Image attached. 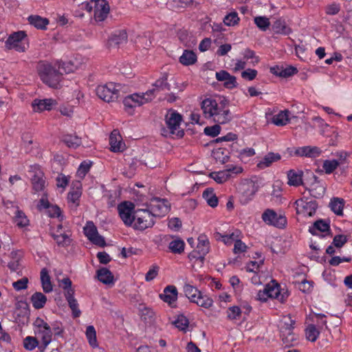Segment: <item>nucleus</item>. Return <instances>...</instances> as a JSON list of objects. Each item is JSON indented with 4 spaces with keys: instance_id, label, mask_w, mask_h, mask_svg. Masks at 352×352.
<instances>
[{
    "instance_id": "obj_1",
    "label": "nucleus",
    "mask_w": 352,
    "mask_h": 352,
    "mask_svg": "<svg viewBox=\"0 0 352 352\" xmlns=\"http://www.w3.org/2000/svg\"><path fill=\"white\" fill-rule=\"evenodd\" d=\"M201 108L206 118L211 119L219 124H226L232 118L228 101L221 97L204 99L201 103Z\"/></svg>"
},
{
    "instance_id": "obj_2",
    "label": "nucleus",
    "mask_w": 352,
    "mask_h": 352,
    "mask_svg": "<svg viewBox=\"0 0 352 352\" xmlns=\"http://www.w3.org/2000/svg\"><path fill=\"white\" fill-rule=\"evenodd\" d=\"M38 72L43 83L52 88L58 87L62 76L56 64L41 62L38 65Z\"/></svg>"
},
{
    "instance_id": "obj_3",
    "label": "nucleus",
    "mask_w": 352,
    "mask_h": 352,
    "mask_svg": "<svg viewBox=\"0 0 352 352\" xmlns=\"http://www.w3.org/2000/svg\"><path fill=\"white\" fill-rule=\"evenodd\" d=\"M155 98V89H149L144 93H134L124 98V110L129 114H133L134 109L141 107L151 101Z\"/></svg>"
},
{
    "instance_id": "obj_4",
    "label": "nucleus",
    "mask_w": 352,
    "mask_h": 352,
    "mask_svg": "<svg viewBox=\"0 0 352 352\" xmlns=\"http://www.w3.org/2000/svg\"><path fill=\"white\" fill-rule=\"evenodd\" d=\"M184 292L190 302L204 309H210L212 307L214 301L207 294L202 293L196 287L190 283H185Z\"/></svg>"
},
{
    "instance_id": "obj_5",
    "label": "nucleus",
    "mask_w": 352,
    "mask_h": 352,
    "mask_svg": "<svg viewBox=\"0 0 352 352\" xmlns=\"http://www.w3.org/2000/svg\"><path fill=\"white\" fill-rule=\"evenodd\" d=\"M5 47L14 50L19 52H24L29 47L27 35L23 31H18L11 34L5 42Z\"/></svg>"
},
{
    "instance_id": "obj_6",
    "label": "nucleus",
    "mask_w": 352,
    "mask_h": 352,
    "mask_svg": "<svg viewBox=\"0 0 352 352\" xmlns=\"http://www.w3.org/2000/svg\"><path fill=\"white\" fill-rule=\"evenodd\" d=\"M121 87V85L111 82L105 85H98L96 89V93L104 102H113L120 96Z\"/></svg>"
},
{
    "instance_id": "obj_7",
    "label": "nucleus",
    "mask_w": 352,
    "mask_h": 352,
    "mask_svg": "<svg viewBox=\"0 0 352 352\" xmlns=\"http://www.w3.org/2000/svg\"><path fill=\"white\" fill-rule=\"evenodd\" d=\"M134 228L136 230H144L148 228H151L155 224V216L149 210L148 207L146 208H138L134 211Z\"/></svg>"
},
{
    "instance_id": "obj_8",
    "label": "nucleus",
    "mask_w": 352,
    "mask_h": 352,
    "mask_svg": "<svg viewBox=\"0 0 352 352\" xmlns=\"http://www.w3.org/2000/svg\"><path fill=\"white\" fill-rule=\"evenodd\" d=\"M28 177L32 186L34 192H43L46 186V180L43 171L38 164L29 166Z\"/></svg>"
},
{
    "instance_id": "obj_9",
    "label": "nucleus",
    "mask_w": 352,
    "mask_h": 352,
    "mask_svg": "<svg viewBox=\"0 0 352 352\" xmlns=\"http://www.w3.org/2000/svg\"><path fill=\"white\" fill-rule=\"evenodd\" d=\"M295 320L290 316H284L279 322L280 335L286 345L292 344L297 340L296 336L293 333Z\"/></svg>"
},
{
    "instance_id": "obj_10",
    "label": "nucleus",
    "mask_w": 352,
    "mask_h": 352,
    "mask_svg": "<svg viewBox=\"0 0 352 352\" xmlns=\"http://www.w3.org/2000/svg\"><path fill=\"white\" fill-rule=\"evenodd\" d=\"M182 120V116L175 111L167 113L166 116V124L170 134L176 135L182 138L184 132L180 129V124Z\"/></svg>"
},
{
    "instance_id": "obj_11",
    "label": "nucleus",
    "mask_w": 352,
    "mask_h": 352,
    "mask_svg": "<svg viewBox=\"0 0 352 352\" xmlns=\"http://www.w3.org/2000/svg\"><path fill=\"white\" fill-rule=\"evenodd\" d=\"M296 213L304 217H312L316 211L318 204L316 201L300 199L294 202Z\"/></svg>"
},
{
    "instance_id": "obj_12",
    "label": "nucleus",
    "mask_w": 352,
    "mask_h": 352,
    "mask_svg": "<svg viewBox=\"0 0 352 352\" xmlns=\"http://www.w3.org/2000/svg\"><path fill=\"white\" fill-rule=\"evenodd\" d=\"M242 172L241 166L229 164L225 170L211 173L210 177L218 184H223L228 181L232 175H238Z\"/></svg>"
},
{
    "instance_id": "obj_13",
    "label": "nucleus",
    "mask_w": 352,
    "mask_h": 352,
    "mask_svg": "<svg viewBox=\"0 0 352 352\" xmlns=\"http://www.w3.org/2000/svg\"><path fill=\"white\" fill-rule=\"evenodd\" d=\"M134 204L130 201H123L118 206L119 216L126 226H132L134 222Z\"/></svg>"
},
{
    "instance_id": "obj_14",
    "label": "nucleus",
    "mask_w": 352,
    "mask_h": 352,
    "mask_svg": "<svg viewBox=\"0 0 352 352\" xmlns=\"http://www.w3.org/2000/svg\"><path fill=\"white\" fill-rule=\"evenodd\" d=\"M155 217L165 216L170 210V204L166 199L153 198L148 206H146Z\"/></svg>"
},
{
    "instance_id": "obj_15",
    "label": "nucleus",
    "mask_w": 352,
    "mask_h": 352,
    "mask_svg": "<svg viewBox=\"0 0 352 352\" xmlns=\"http://www.w3.org/2000/svg\"><path fill=\"white\" fill-rule=\"evenodd\" d=\"M262 219L267 225H271L278 228H283L287 224L286 217L280 214H277L272 209L265 210L262 214Z\"/></svg>"
},
{
    "instance_id": "obj_16",
    "label": "nucleus",
    "mask_w": 352,
    "mask_h": 352,
    "mask_svg": "<svg viewBox=\"0 0 352 352\" xmlns=\"http://www.w3.org/2000/svg\"><path fill=\"white\" fill-rule=\"evenodd\" d=\"M84 234L94 244L100 247L105 245L104 238L98 234L97 228L92 221L87 222L84 227Z\"/></svg>"
},
{
    "instance_id": "obj_17",
    "label": "nucleus",
    "mask_w": 352,
    "mask_h": 352,
    "mask_svg": "<svg viewBox=\"0 0 352 352\" xmlns=\"http://www.w3.org/2000/svg\"><path fill=\"white\" fill-rule=\"evenodd\" d=\"M57 104L56 100L53 98H35L32 100L31 106L34 112L41 113L44 111H51Z\"/></svg>"
},
{
    "instance_id": "obj_18",
    "label": "nucleus",
    "mask_w": 352,
    "mask_h": 352,
    "mask_svg": "<svg viewBox=\"0 0 352 352\" xmlns=\"http://www.w3.org/2000/svg\"><path fill=\"white\" fill-rule=\"evenodd\" d=\"M81 60V56H76L73 60L67 62H57L56 65L59 72H61V76H63L64 74L74 72L76 70L80 68L82 65Z\"/></svg>"
},
{
    "instance_id": "obj_19",
    "label": "nucleus",
    "mask_w": 352,
    "mask_h": 352,
    "mask_svg": "<svg viewBox=\"0 0 352 352\" xmlns=\"http://www.w3.org/2000/svg\"><path fill=\"white\" fill-rule=\"evenodd\" d=\"M265 288L269 298L276 299L280 302H284L288 296L286 292H281L280 285L274 280H272L270 283L267 284Z\"/></svg>"
},
{
    "instance_id": "obj_20",
    "label": "nucleus",
    "mask_w": 352,
    "mask_h": 352,
    "mask_svg": "<svg viewBox=\"0 0 352 352\" xmlns=\"http://www.w3.org/2000/svg\"><path fill=\"white\" fill-rule=\"evenodd\" d=\"M109 13V6L106 0L99 1L95 6L94 19L96 22L104 21Z\"/></svg>"
},
{
    "instance_id": "obj_21",
    "label": "nucleus",
    "mask_w": 352,
    "mask_h": 352,
    "mask_svg": "<svg viewBox=\"0 0 352 352\" xmlns=\"http://www.w3.org/2000/svg\"><path fill=\"white\" fill-rule=\"evenodd\" d=\"M216 78L218 81L223 82V85L228 89H233L237 86L236 78L226 70L216 72Z\"/></svg>"
},
{
    "instance_id": "obj_22",
    "label": "nucleus",
    "mask_w": 352,
    "mask_h": 352,
    "mask_svg": "<svg viewBox=\"0 0 352 352\" xmlns=\"http://www.w3.org/2000/svg\"><path fill=\"white\" fill-rule=\"evenodd\" d=\"M160 298L164 302L168 303L170 306H173L177 299V289L173 285L166 287L163 293L160 294Z\"/></svg>"
},
{
    "instance_id": "obj_23",
    "label": "nucleus",
    "mask_w": 352,
    "mask_h": 352,
    "mask_svg": "<svg viewBox=\"0 0 352 352\" xmlns=\"http://www.w3.org/2000/svg\"><path fill=\"white\" fill-rule=\"evenodd\" d=\"M109 144L111 146V150L113 152H121L124 149L125 146L120 135L115 130L110 135Z\"/></svg>"
},
{
    "instance_id": "obj_24",
    "label": "nucleus",
    "mask_w": 352,
    "mask_h": 352,
    "mask_svg": "<svg viewBox=\"0 0 352 352\" xmlns=\"http://www.w3.org/2000/svg\"><path fill=\"white\" fill-rule=\"evenodd\" d=\"M322 151L317 146H302L296 151V154L301 157H316L320 156Z\"/></svg>"
},
{
    "instance_id": "obj_25",
    "label": "nucleus",
    "mask_w": 352,
    "mask_h": 352,
    "mask_svg": "<svg viewBox=\"0 0 352 352\" xmlns=\"http://www.w3.org/2000/svg\"><path fill=\"white\" fill-rule=\"evenodd\" d=\"M280 159L281 156L279 153L270 152L258 162L257 167L260 169H264L270 166L272 163L279 161Z\"/></svg>"
},
{
    "instance_id": "obj_26",
    "label": "nucleus",
    "mask_w": 352,
    "mask_h": 352,
    "mask_svg": "<svg viewBox=\"0 0 352 352\" xmlns=\"http://www.w3.org/2000/svg\"><path fill=\"white\" fill-rule=\"evenodd\" d=\"M197 252L199 257L203 259L204 256L209 252L210 243L206 235L201 234L198 237V244L197 246Z\"/></svg>"
},
{
    "instance_id": "obj_27",
    "label": "nucleus",
    "mask_w": 352,
    "mask_h": 352,
    "mask_svg": "<svg viewBox=\"0 0 352 352\" xmlns=\"http://www.w3.org/2000/svg\"><path fill=\"white\" fill-rule=\"evenodd\" d=\"M302 170H290L287 172V184L289 186H299L302 184Z\"/></svg>"
},
{
    "instance_id": "obj_28",
    "label": "nucleus",
    "mask_w": 352,
    "mask_h": 352,
    "mask_svg": "<svg viewBox=\"0 0 352 352\" xmlns=\"http://www.w3.org/2000/svg\"><path fill=\"white\" fill-rule=\"evenodd\" d=\"M98 279L105 285H113L114 277L110 270L105 267L99 269L97 271Z\"/></svg>"
},
{
    "instance_id": "obj_29",
    "label": "nucleus",
    "mask_w": 352,
    "mask_h": 352,
    "mask_svg": "<svg viewBox=\"0 0 352 352\" xmlns=\"http://www.w3.org/2000/svg\"><path fill=\"white\" fill-rule=\"evenodd\" d=\"M239 235L240 232L238 230L226 234L217 232L215 233V238L217 240L221 241L226 245H230L235 243L236 240L239 237Z\"/></svg>"
},
{
    "instance_id": "obj_30",
    "label": "nucleus",
    "mask_w": 352,
    "mask_h": 352,
    "mask_svg": "<svg viewBox=\"0 0 352 352\" xmlns=\"http://www.w3.org/2000/svg\"><path fill=\"white\" fill-rule=\"evenodd\" d=\"M197 60L196 54L188 50H185L182 55L179 57V63L185 66H189L195 64Z\"/></svg>"
},
{
    "instance_id": "obj_31",
    "label": "nucleus",
    "mask_w": 352,
    "mask_h": 352,
    "mask_svg": "<svg viewBox=\"0 0 352 352\" xmlns=\"http://www.w3.org/2000/svg\"><path fill=\"white\" fill-rule=\"evenodd\" d=\"M35 333L41 338L42 343L47 346L51 342L52 338V331L50 325L46 329H40L34 330Z\"/></svg>"
},
{
    "instance_id": "obj_32",
    "label": "nucleus",
    "mask_w": 352,
    "mask_h": 352,
    "mask_svg": "<svg viewBox=\"0 0 352 352\" xmlns=\"http://www.w3.org/2000/svg\"><path fill=\"white\" fill-rule=\"evenodd\" d=\"M28 20L32 25L37 29L45 30L49 24V20L47 18L41 17L38 15H31Z\"/></svg>"
},
{
    "instance_id": "obj_33",
    "label": "nucleus",
    "mask_w": 352,
    "mask_h": 352,
    "mask_svg": "<svg viewBox=\"0 0 352 352\" xmlns=\"http://www.w3.org/2000/svg\"><path fill=\"white\" fill-rule=\"evenodd\" d=\"M30 300L34 308L40 309L45 306L47 302V298L41 292H35L32 295Z\"/></svg>"
},
{
    "instance_id": "obj_34",
    "label": "nucleus",
    "mask_w": 352,
    "mask_h": 352,
    "mask_svg": "<svg viewBox=\"0 0 352 352\" xmlns=\"http://www.w3.org/2000/svg\"><path fill=\"white\" fill-rule=\"evenodd\" d=\"M41 280L43 292L45 293L51 292L53 289V286L48 271L45 268L42 269L41 272Z\"/></svg>"
},
{
    "instance_id": "obj_35",
    "label": "nucleus",
    "mask_w": 352,
    "mask_h": 352,
    "mask_svg": "<svg viewBox=\"0 0 352 352\" xmlns=\"http://www.w3.org/2000/svg\"><path fill=\"white\" fill-rule=\"evenodd\" d=\"M344 205V199L338 197L333 198L331 199L329 203V207L331 210L338 216H342L343 214Z\"/></svg>"
},
{
    "instance_id": "obj_36",
    "label": "nucleus",
    "mask_w": 352,
    "mask_h": 352,
    "mask_svg": "<svg viewBox=\"0 0 352 352\" xmlns=\"http://www.w3.org/2000/svg\"><path fill=\"white\" fill-rule=\"evenodd\" d=\"M289 114L290 112L288 110L281 111L274 116L272 122L277 126H284L289 122Z\"/></svg>"
},
{
    "instance_id": "obj_37",
    "label": "nucleus",
    "mask_w": 352,
    "mask_h": 352,
    "mask_svg": "<svg viewBox=\"0 0 352 352\" xmlns=\"http://www.w3.org/2000/svg\"><path fill=\"white\" fill-rule=\"evenodd\" d=\"M14 223L19 228H23L29 225L30 221L22 210H16L14 213Z\"/></svg>"
},
{
    "instance_id": "obj_38",
    "label": "nucleus",
    "mask_w": 352,
    "mask_h": 352,
    "mask_svg": "<svg viewBox=\"0 0 352 352\" xmlns=\"http://www.w3.org/2000/svg\"><path fill=\"white\" fill-rule=\"evenodd\" d=\"M54 241L59 246L67 247L70 245V235L66 233H61L58 230L56 233L52 234Z\"/></svg>"
},
{
    "instance_id": "obj_39",
    "label": "nucleus",
    "mask_w": 352,
    "mask_h": 352,
    "mask_svg": "<svg viewBox=\"0 0 352 352\" xmlns=\"http://www.w3.org/2000/svg\"><path fill=\"white\" fill-rule=\"evenodd\" d=\"M203 198L206 200L207 204L212 207L214 208L217 206L218 205V199L216 196V195L214 193V191L211 188H207L203 192Z\"/></svg>"
},
{
    "instance_id": "obj_40",
    "label": "nucleus",
    "mask_w": 352,
    "mask_h": 352,
    "mask_svg": "<svg viewBox=\"0 0 352 352\" xmlns=\"http://www.w3.org/2000/svg\"><path fill=\"white\" fill-rule=\"evenodd\" d=\"M85 335L89 345L92 348H97L98 346V344L96 338V331L94 327L92 325L88 326L86 329Z\"/></svg>"
},
{
    "instance_id": "obj_41",
    "label": "nucleus",
    "mask_w": 352,
    "mask_h": 352,
    "mask_svg": "<svg viewBox=\"0 0 352 352\" xmlns=\"http://www.w3.org/2000/svg\"><path fill=\"white\" fill-rule=\"evenodd\" d=\"M264 258L261 255H258L257 261H251L247 263L245 269L247 272L258 273L260 271L261 267L263 265Z\"/></svg>"
},
{
    "instance_id": "obj_42",
    "label": "nucleus",
    "mask_w": 352,
    "mask_h": 352,
    "mask_svg": "<svg viewBox=\"0 0 352 352\" xmlns=\"http://www.w3.org/2000/svg\"><path fill=\"white\" fill-rule=\"evenodd\" d=\"M273 30L276 33L284 35H287L291 32V29L286 25L284 21L280 19L274 22Z\"/></svg>"
},
{
    "instance_id": "obj_43",
    "label": "nucleus",
    "mask_w": 352,
    "mask_h": 352,
    "mask_svg": "<svg viewBox=\"0 0 352 352\" xmlns=\"http://www.w3.org/2000/svg\"><path fill=\"white\" fill-rule=\"evenodd\" d=\"M63 140L68 147L74 148H77L82 143L81 139L76 135H65Z\"/></svg>"
},
{
    "instance_id": "obj_44",
    "label": "nucleus",
    "mask_w": 352,
    "mask_h": 352,
    "mask_svg": "<svg viewBox=\"0 0 352 352\" xmlns=\"http://www.w3.org/2000/svg\"><path fill=\"white\" fill-rule=\"evenodd\" d=\"M240 21L238 13L236 11L231 12L225 16L223 22L226 26H234L238 25Z\"/></svg>"
},
{
    "instance_id": "obj_45",
    "label": "nucleus",
    "mask_w": 352,
    "mask_h": 352,
    "mask_svg": "<svg viewBox=\"0 0 352 352\" xmlns=\"http://www.w3.org/2000/svg\"><path fill=\"white\" fill-rule=\"evenodd\" d=\"M185 247V243L183 240L180 239H177L175 240L170 242L168 248L170 251L175 254H181L184 252Z\"/></svg>"
},
{
    "instance_id": "obj_46",
    "label": "nucleus",
    "mask_w": 352,
    "mask_h": 352,
    "mask_svg": "<svg viewBox=\"0 0 352 352\" xmlns=\"http://www.w3.org/2000/svg\"><path fill=\"white\" fill-rule=\"evenodd\" d=\"M340 162L336 160H326L323 162L322 169L326 174L332 173L338 166Z\"/></svg>"
},
{
    "instance_id": "obj_47",
    "label": "nucleus",
    "mask_w": 352,
    "mask_h": 352,
    "mask_svg": "<svg viewBox=\"0 0 352 352\" xmlns=\"http://www.w3.org/2000/svg\"><path fill=\"white\" fill-rule=\"evenodd\" d=\"M155 87V93L156 91L164 90L165 89H169V85L167 82V74H164L159 79H157L153 85Z\"/></svg>"
},
{
    "instance_id": "obj_48",
    "label": "nucleus",
    "mask_w": 352,
    "mask_h": 352,
    "mask_svg": "<svg viewBox=\"0 0 352 352\" xmlns=\"http://www.w3.org/2000/svg\"><path fill=\"white\" fill-rule=\"evenodd\" d=\"M305 334L308 340L315 342L320 335V331L317 329L315 325L309 324L306 328Z\"/></svg>"
},
{
    "instance_id": "obj_49",
    "label": "nucleus",
    "mask_w": 352,
    "mask_h": 352,
    "mask_svg": "<svg viewBox=\"0 0 352 352\" xmlns=\"http://www.w3.org/2000/svg\"><path fill=\"white\" fill-rule=\"evenodd\" d=\"M254 23L262 31H265L270 25V19L266 16H256Z\"/></svg>"
},
{
    "instance_id": "obj_50",
    "label": "nucleus",
    "mask_w": 352,
    "mask_h": 352,
    "mask_svg": "<svg viewBox=\"0 0 352 352\" xmlns=\"http://www.w3.org/2000/svg\"><path fill=\"white\" fill-rule=\"evenodd\" d=\"M91 162L90 161H83L79 166L76 175L78 178L83 179L86 174L89 172L91 166Z\"/></svg>"
},
{
    "instance_id": "obj_51",
    "label": "nucleus",
    "mask_w": 352,
    "mask_h": 352,
    "mask_svg": "<svg viewBox=\"0 0 352 352\" xmlns=\"http://www.w3.org/2000/svg\"><path fill=\"white\" fill-rule=\"evenodd\" d=\"M81 196V191L79 189L72 190L68 194V201L73 207L76 208L79 205V199Z\"/></svg>"
},
{
    "instance_id": "obj_52",
    "label": "nucleus",
    "mask_w": 352,
    "mask_h": 352,
    "mask_svg": "<svg viewBox=\"0 0 352 352\" xmlns=\"http://www.w3.org/2000/svg\"><path fill=\"white\" fill-rule=\"evenodd\" d=\"M241 314V310L238 306H232L227 310V317L230 320L239 319Z\"/></svg>"
},
{
    "instance_id": "obj_53",
    "label": "nucleus",
    "mask_w": 352,
    "mask_h": 352,
    "mask_svg": "<svg viewBox=\"0 0 352 352\" xmlns=\"http://www.w3.org/2000/svg\"><path fill=\"white\" fill-rule=\"evenodd\" d=\"M173 324L179 330L184 331L188 326V320L184 316H179Z\"/></svg>"
},
{
    "instance_id": "obj_54",
    "label": "nucleus",
    "mask_w": 352,
    "mask_h": 352,
    "mask_svg": "<svg viewBox=\"0 0 352 352\" xmlns=\"http://www.w3.org/2000/svg\"><path fill=\"white\" fill-rule=\"evenodd\" d=\"M38 344L37 339L32 336H27L23 340V346L28 351L34 350Z\"/></svg>"
},
{
    "instance_id": "obj_55",
    "label": "nucleus",
    "mask_w": 352,
    "mask_h": 352,
    "mask_svg": "<svg viewBox=\"0 0 352 352\" xmlns=\"http://www.w3.org/2000/svg\"><path fill=\"white\" fill-rule=\"evenodd\" d=\"M247 248V245L239 237L234 243L233 251L234 254H241L246 252Z\"/></svg>"
},
{
    "instance_id": "obj_56",
    "label": "nucleus",
    "mask_w": 352,
    "mask_h": 352,
    "mask_svg": "<svg viewBox=\"0 0 352 352\" xmlns=\"http://www.w3.org/2000/svg\"><path fill=\"white\" fill-rule=\"evenodd\" d=\"M142 318L146 321H151L155 317L154 311L150 307H144L141 309Z\"/></svg>"
},
{
    "instance_id": "obj_57",
    "label": "nucleus",
    "mask_w": 352,
    "mask_h": 352,
    "mask_svg": "<svg viewBox=\"0 0 352 352\" xmlns=\"http://www.w3.org/2000/svg\"><path fill=\"white\" fill-rule=\"evenodd\" d=\"M221 127L219 124H215L212 126H207L204 129V133L211 137H215L220 133Z\"/></svg>"
},
{
    "instance_id": "obj_58",
    "label": "nucleus",
    "mask_w": 352,
    "mask_h": 352,
    "mask_svg": "<svg viewBox=\"0 0 352 352\" xmlns=\"http://www.w3.org/2000/svg\"><path fill=\"white\" fill-rule=\"evenodd\" d=\"M28 278L26 277H23L16 282L12 283V286L16 291H20L22 289H25L28 287Z\"/></svg>"
},
{
    "instance_id": "obj_59",
    "label": "nucleus",
    "mask_w": 352,
    "mask_h": 352,
    "mask_svg": "<svg viewBox=\"0 0 352 352\" xmlns=\"http://www.w3.org/2000/svg\"><path fill=\"white\" fill-rule=\"evenodd\" d=\"M159 267L157 265L152 266L151 268L146 272L145 275V280L147 282L153 280L158 274Z\"/></svg>"
},
{
    "instance_id": "obj_60",
    "label": "nucleus",
    "mask_w": 352,
    "mask_h": 352,
    "mask_svg": "<svg viewBox=\"0 0 352 352\" xmlns=\"http://www.w3.org/2000/svg\"><path fill=\"white\" fill-rule=\"evenodd\" d=\"M313 229H316L322 232H325L329 230V224L323 220H318L314 224Z\"/></svg>"
},
{
    "instance_id": "obj_61",
    "label": "nucleus",
    "mask_w": 352,
    "mask_h": 352,
    "mask_svg": "<svg viewBox=\"0 0 352 352\" xmlns=\"http://www.w3.org/2000/svg\"><path fill=\"white\" fill-rule=\"evenodd\" d=\"M257 75V71L253 69H248L241 73V77L248 80H254Z\"/></svg>"
},
{
    "instance_id": "obj_62",
    "label": "nucleus",
    "mask_w": 352,
    "mask_h": 352,
    "mask_svg": "<svg viewBox=\"0 0 352 352\" xmlns=\"http://www.w3.org/2000/svg\"><path fill=\"white\" fill-rule=\"evenodd\" d=\"M68 304L74 317H78L80 315V311L78 309V304L76 298L67 300Z\"/></svg>"
},
{
    "instance_id": "obj_63",
    "label": "nucleus",
    "mask_w": 352,
    "mask_h": 352,
    "mask_svg": "<svg viewBox=\"0 0 352 352\" xmlns=\"http://www.w3.org/2000/svg\"><path fill=\"white\" fill-rule=\"evenodd\" d=\"M346 236L342 234H338L334 236L333 240V244L337 248H341L346 243Z\"/></svg>"
},
{
    "instance_id": "obj_64",
    "label": "nucleus",
    "mask_w": 352,
    "mask_h": 352,
    "mask_svg": "<svg viewBox=\"0 0 352 352\" xmlns=\"http://www.w3.org/2000/svg\"><path fill=\"white\" fill-rule=\"evenodd\" d=\"M298 288L302 292H309L313 288L311 282L304 280L298 284Z\"/></svg>"
}]
</instances>
